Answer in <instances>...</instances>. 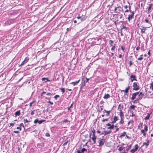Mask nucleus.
Here are the masks:
<instances>
[{"label":"nucleus","mask_w":153,"mask_h":153,"mask_svg":"<svg viewBox=\"0 0 153 153\" xmlns=\"http://www.w3.org/2000/svg\"><path fill=\"white\" fill-rule=\"evenodd\" d=\"M126 134V132H123V133L120 136V137H122L124 136Z\"/></svg>","instance_id":"nucleus-23"},{"label":"nucleus","mask_w":153,"mask_h":153,"mask_svg":"<svg viewBox=\"0 0 153 153\" xmlns=\"http://www.w3.org/2000/svg\"><path fill=\"white\" fill-rule=\"evenodd\" d=\"M46 95L48 96H50L51 95V94L50 92L47 93Z\"/></svg>","instance_id":"nucleus-53"},{"label":"nucleus","mask_w":153,"mask_h":153,"mask_svg":"<svg viewBox=\"0 0 153 153\" xmlns=\"http://www.w3.org/2000/svg\"><path fill=\"white\" fill-rule=\"evenodd\" d=\"M114 120L115 121H116L117 120H118L117 117L115 116L114 117Z\"/></svg>","instance_id":"nucleus-38"},{"label":"nucleus","mask_w":153,"mask_h":153,"mask_svg":"<svg viewBox=\"0 0 153 153\" xmlns=\"http://www.w3.org/2000/svg\"><path fill=\"white\" fill-rule=\"evenodd\" d=\"M38 119H36L34 121V123H38Z\"/></svg>","instance_id":"nucleus-41"},{"label":"nucleus","mask_w":153,"mask_h":153,"mask_svg":"<svg viewBox=\"0 0 153 153\" xmlns=\"http://www.w3.org/2000/svg\"><path fill=\"white\" fill-rule=\"evenodd\" d=\"M151 114V113L150 114L148 113L147 116L145 118V120H148L150 117V115Z\"/></svg>","instance_id":"nucleus-22"},{"label":"nucleus","mask_w":153,"mask_h":153,"mask_svg":"<svg viewBox=\"0 0 153 153\" xmlns=\"http://www.w3.org/2000/svg\"><path fill=\"white\" fill-rule=\"evenodd\" d=\"M15 114L16 117L17 116H19L20 114V111L19 110L16 111L15 113Z\"/></svg>","instance_id":"nucleus-20"},{"label":"nucleus","mask_w":153,"mask_h":153,"mask_svg":"<svg viewBox=\"0 0 153 153\" xmlns=\"http://www.w3.org/2000/svg\"><path fill=\"white\" fill-rule=\"evenodd\" d=\"M111 131H105L102 132V133L101 134V135L104 134V135L105 136V135H106V134L111 133Z\"/></svg>","instance_id":"nucleus-7"},{"label":"nucleus","mask_w":153,"mask_h":153,"mask_svg":"<svg viewBox=\"0 0 153 153\" xmlns=\"http://www.w3.org/2000/svg\"><path fill=\"white\" fill-rule=\"evenodd\" d=\"M130 77L131 78V81L132 82L133 81L135 80L136 81H137V79H136V76L133 75H131L130 76Z\"/></svg>","instance_id":"nucleus-12"},{"label":"nucleus","mask_w":153,"mask_h":153,"mask_svg":"<svg viewBox=\"0 0 153 153\" xmlns=\"http://www.w3.org/2000/svg\"><path fill=\"white\" fill-rule=\"evenodd\" d=\"M68 143V141L65 142V143H64L63 145V146H65V145H67Z\"/></svg>","instance_id":"nucleus-56"},{"label":"nucleus","mask_w":153,"mask_h":153,"mask_svg":"<svg viewBox=\"0 0 153 153\" xmlns=\"http://www.w3.org/2000/svg\"><path fill=\"white\" fill-rule=\"evenodd\" d=\"M131 145L128 146L127 148L126 149V151H128L131 148Z\"/></svg>","instance_id":"nucleus-36"},{"label":"nucleus","mask_w":153,"mask_h":153,"mask_svg":"<svg viewBox=\"0 0 153 153\" xmlns=\"http://www.w3.org/2000/svg\"><path fill=\"white\" fill-rule=\"evenodd\" d=\"M141 27H142V28H140V29L141 30V33H145V31L146 30V29L148 28V27H144L143 26Z\"/></svg>","instance_id":"nucleus-8"},{"label":"nucleus","mask_w":153,"mask_h":153,"mask_svg":"<svg viewBox=\"0 0 153 153\" xmlns=\"http://www.w3.org/2000/svg\"><path fill=\"white\" fill-rule=\"evenodd\" d=\"M46 93L45 92V91H43L42 92V94H41V96H42L44 94H45Z\"/></svg>","instance_id":"nucleus-63"},{"label":"nucleus","mask_w":153,"mask_h":153,"mask_svg":"<svg viewBox=\"0 0 153 153\" xmlns=\"http://www.w3.org/2000/svg\"><path fill=\"white\" fill-rule=\"evenodd\" d=\"M60 89L61 91V92L64 93L65 92V88H60Z\"/></svg>","instance_id":"nucleus-33"},{"label":"nucleus","mask_w":153,"mask_h":153,"mask_svg":"<svg viewBox=\"0 0 153 153\" xmlns=\"http://www.w3.org/2000/svg\"><path fill=\"white\" fill-rule=\"evenodd\" d=\"M45 121V120H40V121H39V120H38V123L39 124H41L42 123H43V122H44Z\"/></svg>","instance_id":"nucleus-30"},{"label":"nucleus","mask_w":153,"mask_h":153,"mask_svg":"<svg viewBox=\"0 0 153 153\" xmlns=\"http://www.w3.org/2000/svg\"><path fill=\"white\" fill-rule=\"evenodd\" d=\"M131 6H129V10H127V9L126 10H125V13L128 12L129 11H130L131 13V14L129 15H128V19L129 22H130V20L131 19H132V18H133V17L134 16V11H132L131 10Z\"/></svg>","instance_id":"nucleus-1"},{"label":"nucleus","mask_w":153,"mask_h":153,"mask_svg":"<svg viewBox=\"0 0 153 153\" xmlns=\"http://www.w3.org/2000/svg\"><path fill=\"white\" fill-rule=\"evenodd\" d=\"M135 107V106L134 105H131L130 107V108L131 109H132L133 110H134V108Z\"/></svg>","instance_id":"nucleus-27"},{"label":"nucleus","mask_w":153,"mask_h":153,"mask_svg":"<svg viewBox=\"0 0 153 153\" xmlns=\"http://www.w3.org/2000/svg\"><path fill=\"white\" fill-rule=\"evenodd\" d=\"M153 4H151L149 5V7L148 8V13L149 14L151 12V9H152V7L153 6Z\"/></svg>","instance_id":"nucleus-11"},{"label":"nucleus","mask_w":153,"mask_h":153,"mask_svg":"<svg viewBox=\"0 0 153 153\" xmlns=\"http://www.w3.org/2000/svg\"><path fill=\"white\" fill-rule=\"evenodd\" d=\"M131 113H132L131 115H130V117H133L135 116V115L133 114V111H131Z\"/></svg>","instance_id":"nucleus-48"},{"label":"nucleus","mask_w":153,"mask_h":153,"mask_svg":"<svg viewBox=\"0 0 153 153\" xmlns=\"http://www.w3.org/2000/svg\"><path fill=\"white\" fill-rule=\"evenodd\" d=\"M87 150L85 148H83L81 150H78L77 151V153H84L85 152H86Z\"/></svg>","instance_id":"nucleus-10"},{"label":"nucleus","mask_w":153,"mask_h":153,"mask_svg":"<svg viewBox=\"0 0 153 153\" xmlns=\"http://www.w3.org/2000/svg\"><path fill=\"white\" fill-rule=\"evenodd\" d=\"M35 110H33V111H32L31 113H30V114L32 115H33L34 114V111H35Z\"/></svg>","instance_id":"nucleus-51"},{"label":"nucleus","mask_w":153,"mask_h":153,"mask_svg":"<svg viewBox=\"0 0 153 153\" xmlns=\"http://www.w3.org/2000/svg\"><path fill=\"white\" fill-rule=\"evenodd\" d=\"M32 132H35V134L34 135L35 136H36L37 134H38V130H37L35 129Z\"/></svg>","instance_id":"nucleus-25"},{"label":"nucleus","mask_w":153,"mask_h":153,"mask_svg":"<svg viewBox=\"0 0 153 153\" xmlns=\"http://www.w3.org/2000/svg\"><path fill=\"white\" fill-rule=\"evenodd\" d=\"M140 94V95H141L142 96H143L144 95V94L143 92H141L140 94Z\"/></svg>","instance_id":"nucleus-54"},{"label":"nucleus","mask_w":153,"mask_h":153,"mask_svg":"<svg viewBox=\"0 0 153 153\" xmlns=\"http://www.w3.org/2000/svg\"><path fill=\"white\" fill-rule=\"evenodd\" d=\"M29 58L28 57H26L25 59V60H24V62H25L26 63L29 60Z\"/></svg>","instance_id":"nucleus-34"},{"label":"nucleus","mask_w":153,"mask_h":153,"mask_svg":"<svg viewBox=\"0 0 153 153\" xmlns=\"http://www.w3.org/2000/svg\"><path fill=\"white\" fill-rule=\"evenodd\" d=\"M42 80L43 81H44L45 82H46L48 81H50V80H49L47 78H42Z\"/></svg>","instance_id":"nucleus-18"},{"label":"nucleus","mask_w":153,"mask_h":153,"mask_svg":"<svg viewBox=\"0 0 153 153\" xmlns=\"http://www.w3.org/2000/svg\"><path fill=\"white\" fill-rule=\"evenodd\" d=\"M74 104V102H73L70 105V106L68 108V110H69L71 109V108L72 107L73 105Z\"/></svg>","instance_id":"nucleus-28"},{"label":"nucleus","mask_w":153,"mask_h":153,"mask_svg":"<svg viewBox=\"0 0 153 153\" xmlns=\"http://www.w3.org/2000/svg\"><path fill=\"white\" fill-rule=\"evenodd\" d=\"M20 127H23L24 128V129H25V127H24V125L22 123H21L20 125Z\"/></svg>","instance_id":"nucleus-47"},{"label":"nucleus","mask_w":153,"mask_h":153,"mask_svg":"<svg viewBox=\"0 0 153 153\" xmlns=\"http://www.w3.org/2000/svg\"><path fill=\"white\" fill-rule=\"evenodd\" d=\"M35 101L33 100L32 102H30V106L31 107L32 106V105L33 104L34 102Z\"/></svg>","instance_id":"nucleus-44"},{"label":"nucleus","mask_w":153,"mask_h":153,"mask_svg":"<svg viewBox=\"0 0 153 153\" xmlns=\"http://www.w3.org/2000/svg\"><path fill=\"white\" fill-rule=\"evenodd\" d=\"M123 123H124V122L123 121L122 118H121V120L120 121V123L122 124H123Z\"/></svg>","instance_id":"nucleus-52"},{"label":"nucleus","mask_w":153,"mask_h":153,"mask_svg":"<svg viewBox=\"0 0 153 153\" xmlns=\"http://www.w3.org/2000/svg\"><path fill=\"white\" fill-rule=\"evenodd\" d=\"M148 55H149V56H150V50H149L148 53Z\"/></svg>","instance_id":"nucleus-60"},{"label":"nucleus","mask_w":153,"mask_h":153,"mask_svg":"<svg viewBox=\"0 0 153 153\" xmlns=\"http://www.w3.org/2000/svg\"><path fill=\"white\" fill-rule=\"evenodd\" d=\"M145 131L143 130V129L141 130V132L143 134V135L144 136H145L146 135V133L145 132Z\"/></svg>","instance_id":"nucleus-31"},{"label":"nucleus","mask_w":153,"mask_h":153,"mask_svg":"<svg viewBox=\"0 0 153 153\" xmlns=\"http://www.w3.org/2000/svg\"><path fill=\"white\" fill-rule=\"evenodd\" d=\"M147 143L144 142L143 143V145H145L147 147L149 145V140H147Z\"/></svg>","instance_id":"nucleus-17"},{"label":"nucleus","mask_w":153,"mask_h":153,"mask_svg":"<svg viewBox=\"0 0 153 153\" xmlns=\"http://www.w3.org/2000/svg\"><path fill=\"white\" fill-rule=\"evenodd\" d=\"M45 135L46 137H50V134L48 133H46L45 134Z\"/></svg>","instance_id":"nucleus-45"},{"label":"nucleus","mask_w":153,"mask_h":153,"mask_svg":"<svg viewBox=\"0 0 153 153\" xmlns=\"http://www.w3.org/2000/svg\"><path fill=\"white\" fill-rule=\"evenodd\" d=\"M121 48L122 50L124 51V50L125 49V48H123V46H121Z\"/></svg>","instance_id":"nucleus-64"},{"label":"nucleus","mask_w":153,"mask_h":153,"mask_svg":"<svg viewBox=\"0 0 153 153\" xmlns=\"http://www.w3.org/2000/svg\"><path fill=\"white\" fill-rule=\"evenodd\" d=\"M145 21L146 23H149V21L148 19H146Z\"/></svg>","instance_id":"nucleus-61"},{"label":"nucleus","mask_w":153,"mask_h":153,"mask_svg":"<svg viewBox=\"0 0 153 153\" xmlns=\"http://www.w3.org/2000/svg\"><path fill=\"white\" fill-rule=\"evenodd\" d=\"M136 100L138 102L140 100H141V99H140L139 97L137 98L136 99Z\"/></svg>","instance_id":"nucleus-55"},{"label":"nucleus","mask_w":153,"mask_h":153,"mask_svg":"<svg viewBox=\"0 0 153 153\" xmlns=\"http://www.w3.org/2000/svg\"><path fill=\"white\" fill-rule=\"evenodd\" d=\"M95 129L94 128H92V129H91V132L93 134V137H96L95 135Z\"/></svg>","instance_id":"nucleus-19"},{"label":"nucleus","mask_w":153,"mask_h":153,"mask_svg":"<svg viewBox=\"0 0 153 153\" xmlns=\"http://www.w3.org/2000/svg\"><path fill=\"white\" fill-rule=\"evenodd\" d=\"M123 150V148L122 147V146L120 147L119 149H118V150L120 151H121Z\"/></svg>","instance_id":"nucleus-43"},{"label":"nucleus","mask_w":153,"mask_h":153,"mask_svg":"<svg viewBox=\"0 0 153 153\" xmlns=\"http://www.w3.org/2000/svg\"><path fill=\"white\" fill-rule=\"evenodd\" d=\"M108 120V119H104V120H103L102 121L103 122H104L105 121H107Z\"/></svg>","instance_id":"nucleus-59"},{"label":"nucleus","mask_w":153,"mask_h":153,"mask_svg":"<svg viewBox=\"0 0 153 153\" xmlns=\"http://www.w3.org/2000/svg\"><path fill=\"white\" fill-rule=\"evenodd\" d=\"M143 96L141 95H140V94H139V97L141 99H142V98H143Z\"/></svg>","instance_id":"nucleus-57"},{"label":"nucleus","mask_w":153,"mask_h":153,"mask_svg":"<svg viewBox=\"0 0 153 153\" xmlns=\"http://www.w3.org/2000/svg\"><path fill=\"white\" fill-rule=\"evenodd\" d=\"M105 141V140L103 139L99 140L98 141V142L99 143V146H102L104 144Z\"/></svg>","instance_id":"nucleus-6"},{"label":"nucleus","mask_w":153,"mask_h":153,"mask_svg":"<svg viewBox=\"0 0 153 153\" xmlns=\"http://www.w3.org/2000/svg\"><path fill=\"white\" fill-rule=\"evenodd\" d=\"M80 19L81 22H82V21L85 20V18L84 17H83V18L81 17V18Z\"/></svg>","instance_id":"nucleus-40"},{"label":"nucleus","mask_w":153,"mask_h":153,"mask_svg":"<svg viewBox=\"0 0 153 153\" xmlns=\"http://www.w3.org/2000/svg\"><path fill=\"white\" fill-rule=\"evenodd\" d=\"M68 122H70V121L67 119H65L62 122L63 123H68Z\"/></svg>","instance_id":"nucleus-37"},{"label":"nucleus","mask_w":153,"mask_h":153,"mask_svg":"<svg viewBox=\"0 0 153 153\" xmlns=\"http://www.w3.org/2000/svg\"><path fill=\"white\" fill-rule=\"evenodd\" d=\"M113 43V41L111 40L109 41V43L110 44V45L112 47L111 48V50H114L115 47V45H112V44Z\"/></svg>","instance_id":"nucleus-5"},{"label":"nucleus","mask_w":153,"mask_h":153,"mask_svg":"<svg viewBox=\"0 0 153 153\" xmlns=\"http://www.w3.org/2000/svg\"><path fill=\"white\" fill-rule=\"evenodd\" d=\"M138 148V146L137 144H136L134 146V148L131 149L130 150V152L131 153H134L137 150Z\"/></svg>","instance_id":"nucleus-4"},{"label":"nucleus","mask_w":153,"mask_h":153,"mask_svg":"<svg viewBox=\"0 0 153 153\" xmlns=\"http://www.w3.org/2000/svg\"><path fill=\"white\" fill-rule=\"evenodd\" d=\"M129 89V86L127 88H126V89L125 90H123L122 91H123L124 92H125L126 93H127L128 92V91Z\"/></svg>","instance_id":"nucleus-21"},{"label":"nucleus","mask_w":153,"mask_h":153,"mask_svg":"<svg viewBox=\"0 0 153 153\" xmlns=\"http://www.w3.org/2000/svg\"><path fill=\"white\" fill-rule=\"evenodd\" d=\"M150 88L153 91V83H152V84H151V85H150Z\"/></svg>","instance_id":"nucleus-39"},{"label":"nucleus","mask_w":153,"mask_h":153,"mask_svg":"<svg viewBox=\"0 0 153 153\" xmlns=\"http://www.w3.org/2000/svg\"><path fill=\"white\" fill-rule=\"evenodd\" d=\"M133 89L134 90L137 91L140 89L139 85H137L136 82H134L133 83Z\"/></svg>","instance_id":"nucleus-2"},{"label":"nucleus","mask_w":153,"mask_h":153,"mask_svg":"<svg viewBox=\"0 0 153 153\" xmlns=\"http://www.w3.org/2000/svg\"><path fill=\"white\" fill-rule=\"evenodd\" d=\"M104 111L105 112H106V116H108L110 114V112H111L110 111H107V110H104V111H103V112L104 113Z\"/></svg>","instance_id":"nucleus-15"},{"label":"nucleus","mask_w":153,"mask_h":153,"mask_svg":"<svg viewBox=\"0 0 153 153\" xmlns=\"http://www.w3.org/2000/svg\"><path fill=\"white\" fill-rule=\"evenodd\" d=\"M110 95L108 94H105L104 96L103 97V98L104 99H107L109 98H110Z\"/></svg>","instance_id":"nucleus-14"},{"label":"nucleus","mask_w":153,"mask_h":153,"mask_svg":"<svg viewBox=\"0 0 153 153\" xmlns=\"http://www.w3.org/2000/svg\"><path fill=\"white\" fill-rule=\"evenodd\" d=\"M145 131H148V126L147 125H145L144 129H143Z\"/></svg>","instance_id":"nucleus-26"},{"label":"nucleus","mask_w":153,"mask_h":153,"mask_svg":"<svg viewBox=\"0 0 153 153\" xmlns=\"http://www.w3.org/2000/svg\"><path fill=\"white\" fill-rule=\"evenodd\" d=\"M143 59V55H142L140 56V57L138 58V60H142Z\"/></svg>","instance_id":"nucleus-24"},{"label":"nucleus","mask_w":153,"mask_h":153,"mask_svg":"<svg viewBox=\"0 0 153 153\" xmlns=\"http://www.w3.org/2000/svg\"><path fill=\"white\" fill-rule=\"evenodd\" d=\"M13 132L16 133H19V131H14Z\"/></svg>","instance_id":"nucleus-58"},{"label":"nucleus","mask_w":153,"mask_h":153,"mask_svg":"<svg viewBox=\"0 0 153 153\" xmlns=\"http://www.w3.org/2000/svg\"><path fill=\"white\" fill-rule=\"evenodd\" d=\"M24 123H28V122H30V121H28L27 119H25L24 120Z\"/></svg>","instance_id":"nucleus-35"},{"label":"nucleus","mask_w":153,"mask_h":153,"mask_svg":"<svg viewBox=\"0 0 153 153\" xmlns=\"http://www.w3.org/2000/svg\"><path fill=\"white\" fill-rule=\"evenodd\" d=\"M80 81V79H79L78 81H76L75 82H71L70 84H71L73 85L74 86L76 85L77 83H78Z\"/></svg>","instance_id":"nucleus-13"},{"label":"nucleus","mask_w":153,"mask_h":153,"mask_svg":"<svg viewBox=\"0 0 153 153\" xmlns=\"http://www.w3.org/2000/svg\"><path fill=\"white\" fill-rule=\"evenodd\" d=\"M129 66H130L133 64L132 62L131 61H130L129 62Z\"/></svg>","instance_id":"nucleus-50"},{"label":"nucleus","mask_w":153,"mask_h":153,"mask_svg":"<svg viewBox=\"0 0 153 153\" xmlns=\"http://www.w3.org/2000/svg\"><path fill=\"white\" fill-rule=\"evenodd\" d=\"M120 119H121V118H122V116H123V114L122 111H120Z\"/></svg>","instance_id":"nucleus-29"},{"label":"nucleus","mask_w":153,"mask_h":153,"mask_svg":"<svg viewBox=\"0 0 153 153\" xmlns=\"http://www.w3.org/2000/svg\"><path fill=\"white\" fill-rule=\"evenodd\" d=\"M59 97V95H55L54 97V98L56 99V100L57 99V98L58 97Z\"/></svg>","instance_id":"nucleus-46"},{"label":"nucleus","mask_w":153,"mask_h":153,"mask_svg":"<svg viewBox=\"0 0 153 153\" xmlns=\"http://www.w3.org/2000/svg\"><path fill=\"white\" fill-rule=\"evenodd\" d=\"M140 49V47H138L136 48V50L137 51V50H139Z\"/></svg>","instance_id":"nucleus-62"},{"label":"nucleus","mask_w":153,"mask_h":153,"mask_svg":"<svg viewBox=\"0 0 153 153\" xmlns=\"http://www.w3.org/2000/svg\"><path fill=\"white\" fill-rule=\"evenodd\" d=\"M106 126H109V127L108 128V129H113L114 128V125L113 124L111 126L109 123H108Z\"/></svg>","instance_id":"nucleus-16"},{"label":"nucleus","mask_w":153,"mask_h":153,"mask_svg":"<svg viewBox=\"0 0 153 153\" xmlns=\"http://www.w3.org/2000/svg\"><path fill=\"white\" fill-rule=\"evenodd\" d=\"M140 92H137L133 93L132 95L131 100H134L136 97V96L139 94Z\"/></svg>","instance_id":"nucleus-3"},{"label":"nucleus","mask_w":153,"mask_h":153,"mask_svg":"<svg viewBox=\"0 0 153 153\" xmlns=\"http://www.w3.org/2000/svg\"><path fill=\"white\" fill-rule=\"evenodd\" d=\"M96 138L97 137H92L91 138L93 140H96Z\"/></svg>","instance_id":"nucleus-42"},{"label":"nucleus","mask_w":153,"mask_h":153,"mask_svg":"<svg viewBox=\"0 0 153 153\" xmlns=\"http://www.w3.org/2000/svg\"><path fill=\"white\" fill-rule=\"evenodd\" d=\"M14 20L13 19L9 20L6 22L5 24L6 25H10L13 22Z\"/></svg>","instance_id":"nucleus-9"},{"label":"nucleus","mask_w":153,"mask_h":153,"mask_svg":"<svg viewBox=\"0 0 153 153\" xmlns=\"http://www.w3.org/2000/svg\"><path fill=\"white\" fill-rule=\"evenodd\" d=\"M26 62H24V61H22V63H21V64L20 65V66H21L23 65Z\"/></svg>","instance_id":"nucleus-49"},{"label":"nucleus","mask_w":153,"mask_h":153,"mask_svg":"<svg viewBox=\"0 0 153 153\" xmlns=\"http://www.w3.org/2000/svg\"><path fill=\"white\" fill-rule=\"evenodd\" d=\"M118 10L120 11H123V8L121 7L120 6L118 7Z\"/></svg>","instance_id":"nucleus-32"}]
</instances>
